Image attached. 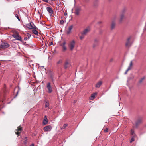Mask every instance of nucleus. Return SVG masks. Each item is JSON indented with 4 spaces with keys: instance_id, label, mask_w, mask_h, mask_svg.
Returning a JSON list of instances; mask_svg holds the SVG:
<instances>
[{
    "instance_id": "f257e3e1",
    "label": "nucleus",
    "mask_w": 146,
    "mask_h": 146,
    "mask_svg": "<svg viewBox=\"0 0 146 146\" xmlns=\"http://www.w3.org/2000/svg\"><path fill=\"white\" fill-rule=\"evenodd\" d=\"M75 46V41L74 40L70 41L68 44V46L70 51H72Z\"/></svg>"
},
{
    "instance_id": "f03ea898",
    "label": "nucleus",
    "mask_w": 146,
    "mask_h": 146,
    "mask_svg": "<svg viewBox=\"0 0 146 146\" xmlns=\"http://www.w3.org/2000/svg\"><path fill=\"white\" fill-rule=\"evenodd\" d=\"M26 27L31 29H38V28L32 22H31L30 23L26 25Z\"/></svg>"
},
{
    "instance_id": "7ed1b4c3",
    "label": "nucleus",
    "mask_w": 146,
    "mask_h": 146,
    "mask_svg": "<svg viewBox=\"0 0 146 146\" xmlns=\"http://www.w3.org/2000/svg\"><path fill=\"white\" fill-rule=\"evenodd\" d=\"M143 121V117H139L135 121V125L136 127L138 126Z\"/></svg>"
},
{
    "instance_id": "20e7f679",
    "label": "nucleus",
    "mask_w": 146,
    "mask_h": 146,
    "mask_svg": "<svg viewBox=\"0 0 146 146\" xmlns=\"http://www.w3.org/2000/svg\"><path fill=\"white\" fill-rule=\"evenodd\" d=\"M81 7L80 6L77 7L75 8L74 13L77 15H79L80 13L81 10Z\"/></svg>"
},
{
    "instance_id": "39448f33",
    "label": "nucleus",
    "mask_w": 146,
    "mask_h": 146,
    "mask_svg": "<svg viewBox=\"0 0 146 146\" xmlns=\"http://www.w3.org/2000/svg\"><path fill=\"white\" fill-rule=\"evenodd\" d=\"M9 46V44L7 42H2L0 45V47L2 48H6Z\"/></svg>"
},
{
    "instance_id": "423d86ee",
    "label": "nucleus",
    "mask_w": 146,
    "mask_h": 146,
    "mask_svg": "<svg viewBox=\"0 0 146 146\" xmlns=\"http://www.w3.org/2000/svg\"><path fill=\"white\" fill-rule=\"evenodd\" d=\"M46 87L48 89V92L49 93H51L52 91V90L50 83L48 82L47 84Z\"/></svg>"
},
{
    "instance_id": "0eeeda50",
    "label": "nucleus",
    "mask_w": 146,
    "mask_h": 146,
    "mask_svg": "<svg viewBox=\"0 0 146 146\" xmlns=\"http://www.w3.org/2000/svg\"><path fill=\"white\" fill-rule=\"evenodd\" d=\"M63 62V59L62 58L58 59L56 62V65L57 66H60L62 65Z\"/></svg>"
},
{
    "instance_id": "6e6552de",
    "label": "nucleus",
    "mask_w": 146,
    "mask_h": 146,
    "mask_svg": "<svg viewBox=\"0 0 146 146\" xmlns=\"http://www.w3.org/2000/svg\"><path fill=\"white\" fill-rule=\"evenodd\" d=\"M15 38L16 40L21 41L22 40L21 37L19 36L18 34H13L12 35Z\"/></svg>"
},
{
    "instance_id": "1a4fd4ad",
    "label": "nucleus",
    "mask_w": 146,
    "mask_h": 146,
    "mask_svg": "<svg viewBox=\"0 0 146 146\" xmlns=\"http://www.w3.org/2000/svg\"><path fill=\"white\" fill-rule=\"evenodd\" d=\"M90 27H88L84 29L83 31L81 32L83 34L86 35L90 31Z\"/></svg>"
},
{
    "instance_id": "9d476101",
    "label": "nucleus",
    "mask_w": 146,
    "mask_h": 146,
    "mask_svg": "<svg viewBox=\"0 0 146 146\" xmlns=\"http://www.w3.org/2000/svg\"><path fill=\"white\" fill-rule=\"evenodd\" d=\"M52 129V127L50 125L47 126L43 128V130L46 131H50Z\"/></svg>"
},
{
    "instance_id": "9b49d317",
    "label": "nucleus",
    "mask_w": 146,
    "mask_h": 146,
    "mask_svg": "<svg viewBox=\"0 0 146 146\" xmlns=\"http://www.w3.org/2000/svg\"><path fill=\"white\" fill-rule=\"evenodd\" d=\"M22 130V128L20 126L17 127V129L15 131V133L16 134L19 135L21 133Z\"/></svg>"
},
{
    "instance_id": "f8f14e48",
    "label": "nucleus",
    "mask_w": 146,
    "mask_h": 146,
    "mask_svg": "<svg viewBox=\"0 0 146 146\" xmlns=\"http://www.w3.org/2000/svg\"><path fill=\"white\" fill-rule=\"evenodd\" d=\"M46 10L49 14L51 16L53 14V10L50 7H47Z\"/></svg>"
},
{
    "instance_id": "ddd939ff",
    "label": "nucleus",
    "mask_w": 146,
    "mask_h": 146,
    "mask_svg": "<svg viewBox=\"0 0 146 146\" xmlns=\"http://www.w3.org/2000/svg\"><path fill=\"white\" fill-rule=\"evenodd\" d=\"M73 25H71L68 27L67 31V33L68 34H69L71 33V30L73 28Z\"/></svg>"
},
{
    "instance_id": "4468645a",
    "label": "nucleus",
    "mask_w": 146,
    "mask_h": 146,
    "mask_svg": "<svg viewBox=\"0 0 146 146\" xmlns=\"http://www.w3.org/2000/svg\"><path fill=\"white\" fill-rule=\"evenodd\" d=\"M131 39L130 37H129L127 38V42L126 43V46L127 47H129L131 45V44L129 40Z\"/></svg>"
},
{
    "instance_id": "2eb2a0df",
    "label": "nucleus",
    "mask_w": 146,
    "mask_h": 146,
    "mask_svg": "<svg viewBox=\"0 0 146 146\" xmlns=\"http://www.w3.org/2000/svg\"><path fill=\"white\" fill-rule=\"evenodd\" d=\"M102 83V82L101 81H100L98 82L96 84L95 87L97 88H99L101 86Z\"/></svg>"
},
{
    "instance_id": "dca6fc26",
    "label": "nucleus",
    "mask_w": 146,
    "mask_h": 146,
    "mask_svg": "<svg viewBox=\"0 0 146 146\" xmlns=\"http://www.w3.org/2000/svg\"><path fill=\"white\" fill-rule=\"evenodd\" d=\"M124 11H123L122 13L121 14L120 19L119 21L120 22H121L122 21L123 19L124 18Z\"/></svg>"
},
{
    "instance_id": "f3484780",
    "label": "nucleus",
    "mask_w": 146,
    "mask_h": 146,
    "mask_svg": "<svg viewBox=\"0 0 146 146\" xmlns=\"http://www.w3.org/2000/svg\"><path fill=\"white\" fill-rule=\"evenodd\" d=\"M132 65V61H131L130 64L129 66V67H128L125 73V74H127V72L131 68V67Z\"/></svg>"
},
{
    "instance_id": "a211bd4d",
    "label": "nucleus",
    "mask_w": 146,
    "mask_h": 146,
    "mask_svg": "<svg viewBox=\"0 0 146 146\" xmlns=\"http://www.w3.org/2000/svg\"><path fill=\"white\" fill-rule=\"evenodd\" d=\"M48 120L47 117L46 116H45L44 117V120L43 121V123L44 125H46L48 123Z\"/></svg>"
},
{
    "instance_id": "6ab92c4d",
    "label": "nucleus",
    "mask_w": 146,
    "mask_h": 146,
    "mask_svg": "<svg viewBox=\"0 0 146 146\" xmlns=\"http://www.w3.org/2000/svg\"><path fill=\"white\" fill-rule=\"evenodd\" d=\"M70 64L68 62V61H66L65 62V64L64 65V67L65 69H66L70 66Z\"/></svg>"
},
{
    "instance_id": "aec40b11",
    "label": "nucleus",
    "mask_w": 146,
    "mask_h": 146,
    "mask_svg": "<svg viewBox=\"0 0 146 146\" xmlns=\"http://www.w3.org/2000/svg\"><path fill=\"white\" fill-rule=\"evenodd\" d=\"M96 95V93H93L91 94V96L90 97V100H93L95 98V96Z\"/></svg>"
},
{
    "instance_id": "412c9836",
    "label": "nucleus",
    "mask_w": 146,
    "mask_h": 146,
    "mask_svg": "<svg viewBox=\"0 0 146 146\" xmlns=\"http://www.w3.org/2000/svg\"><path fill=\"white\" fill-rule=\"evenodd\" d=\"M32 30L33 33L36 35H38V32L36 30V29H34Z\"/></svg>"
},
{
    "instance_id": "4be33fe9",
    "label": "nucleus",
    "mask_w": 146,
    "mask_h": 146,
    "mask_svg": "<svg viewBox=\"0 0 146 146\" xmlns=\"http://www.w3.org/2000/svg\"><path fill=\"white\" fill-rule=\"evenodd\" d=\"M27 138L26 137H25L24 138V141L23 142L25 145H26L27 143Z\"/></svg>"
},
{
    "instance_id": "5701e85b",
    "label": "nucleus",
    "mask_w": 146,
    "mask_h": 146,
    "mask_svg": "<svg viewBox=\"0 0 146 146\" xmlns=\"http://www.w3.org/2000/svg\"><path fill=\"white\" fill-rule=\"evenodd\" d=\"M131 133L132 136L136 137V135L135 134L134 131L133 130L131 129Z\"/></svg>"
},
{
    "instance_id": "b1692460",
    "label": "nucleus",
    "mask_w": 146,
    "mask_h": 146,
    "mask_svg": "<svg viewBox=\"0 0 146 146\" xmlns=\"http://www.w3.org/2000/svg\"><path fill=\"white\" fill-rule=\"evenodd\" d=\"M68 124H65L64 125L63 127H61L60 129L61 130L65 129L67 126Z\"/></svg>"
},
{
    "instance_id": "393cba45",
    "label": "nucleus",
    "mask_w": 146,
    "mask_h": 146,
    "mask_svg": "<svg viewBox=\"0 0 146 146\" xmlns=\"http://www.w3.org/2000/svg\"><path fill=\"white\" fill-rule=\"evenodd\" d=\"M115 23L114 22V21H113L112 22L111 25V29H113L115 27Z\"/></svg>"
},
{
    "instance_id": "a878e982",
    "label": "nucleus",
    "mask_w": 146,
    "mask_h": 146,
    "mask_svg": "<svg viewBox=\"0 0 146 146\" xmlns=\"http://www.w3.org/2000/svg\"><path fill=\"white\" fill-rule=\"evenodd\" d=\"M3 103V101L1 100L0 101V110L2 108V106H1Z\"/></svg>"
},
{
    "instance_id": "bb28decb",
    "label": "nucleus",
    "mask_w": 146,
    "mask_h": 146,
    "mask_svg": "<svg viewBox=\"0 0 146 146\" xmlns=\"http://www.w3.org/2000/svg\"><path fill=\"white\" fill-rule=\"evenodd\" d=\"M81 35L80 37V38L81 40H82L83 38H84L85 35L83 34L82 33H81Z\"/></svg>"
},
{
    "instance_id": "cd10ccee",
    "label": "nucleus",
    "mask_w": 146,
    "mask_h": 146,
    "mask_svg": "<svg viewBox=\"0 0 146 146\" xmlns=\"http://www.w3.org/2000/svg\"><path fill=\"white\" fill-rule=\"evenodd\" d=\"M135 137H136L132 136L131 140L130 141V142L131 143L133 141H135L134 138Z\"/></svg>"
},
{
    "instance_id": "c85d7f7f",
    "label": "nucleus",
    "mask_w": 146,
    "mask_h": 146,
    "mask_svg": "<svg viewBox=\"0 0 146 146\" xmlns=\"http://www.w3.org/2000/svg\"><path fill=\"white\" fill-rule=\"evenodd\" d=\"M26 37H28V38H29L31 37V34L30 33H26Z\"/></svg>"
},
{
    "instance_id": "c756f323",
    "label": "nucleus",
    "mask_w": 146,
    "mask_h": 146,
    "mask_svg": "<svg viewBox=\"0 0 146 146\" xmlns=\"http://www.w3.org/2000/svg\"><path fill=\"white\" fill-rule=\"evenodd\" d=\"M145 78V77H143V78H142L139 81V83H141L144 80V79Z\"/></svg>"
},
{
    "instance_id": "7c9ffc66",
    "label": "nucleus",
    "mask_w": 146,
    "mask_h": 146,
    "mask_svg": "<svg viewBox=\"0 0 146 146\" xmlns=\"http://www.w3.org/2000/svg\"><path fill=\"white\" fill-rule=\"evenodd\" d=\"M15 16L18 19L19 21H20V19L18 15L17 14L15 13Z\"/></svg>"
},
{
    "instance_id": "2f4dec72",
    "label": "nucleus",
    "mask_w": 146,
    "mask_h": 146,
    "mask_svg": "<svg viewBox=\"0 0 146 146\" xmlns=\"http://www.w3.org/2000/svg\"><path fill=\"white\" fill-rule=\"evenodd\" d=\"M49 106V103L48 102H46L45 104V107H48Z\"/></svg>"
},
{
    "instance_id": "473e14b6",
    "label": "nucleus",
    "mask_w": 146,
    "mask_h": 146,
    "mask_svg": "<svg viewBox=\"0 0 146 146\" xmlns=\"http://www.w3.org/2000/svg\"><path fill=\"white\" fill-rule=\"evenodd\" d=\"M62 47L63 48V51H64L66 50V48L65 46H62Z\"/></svg>"
},
{
    "instance_id": "72a5a7b5",
    "label": "nucleus",
    "mask_w": 146,
    "mask_h": 146,
    "mask_svg": "<svg viewBox=\"0 0 146 146\" xmlns=\"http://www.w3.org/2000/svg\"><path fill=\"white\" fill-rule=\"evenodd\" d=\"M64 23V21L63 20H62L60 21V23L61 25H63Z\"/></svg>"
},
{
    "instance_id": "f704fd0d",
    "label": "nucleus",
    "mask_w": 146,
    "mask_h": 146,
    "mask_svg": "<svg viewBox=\"0 0 146 146\" xmlns=\"http://www.w3.org/2000/svg\"><path fill=\"white\" fill-rule=\"evenodd\" d=\"M66 44V42L65 41H64L62 43V44H61V46H65V44Z\"/></svg>"
},
{
    "instance_id": "c9c22d12",
    "label": "nucleus",
    "mask_w": 146,
    "mask_h": 146,
    "mask_svg": "<svg viewBox=\"0 0 146 146\" xmlns=\"http://www.w3.org/2000/svg\"><path fill=\"white\" fill-rule=\"evenodd\" d=\"M104 132H107L108 131V129L107 128L105 129L104 130Z\"/></svg>"
},
{
    "instance_id": "e433bc0d",
    "label": "nucleus",
    "mask_w": 146,
    "mask_h": 146,
    "mask_svg": "<svg viewBox=\"0 0 146 146\" xmlns=\"http://www.w3.org/2000/svg\"><path fill=\"white\" fill-rule=\"evenodd\" d=\"M43 1L46 3H48V0H42Z\"/></svg>"
},
{
    "instance_id": "4c0bfd02",
    "label": "nucleus",
    "mask_w": 146,
    "mask_h": 146,
    "mask_svg": "<svg viewBox=\"0 0 146 146\" xmlns=\"http://www.w3.org/2000/svg\"><path fill=\"white\" fill-rule=\"evenodd\" d=\"M29 38H28V37H27L26 36V37H25L24 38V40L25 41H26Z\"/></svg>"
},
{
    "instance_id": "58836bf2",
    "label": "nucleus",
    "mask_w": 146,
    "mask_h": 146,
    "mask_svg": "<svg viewBox=\"0 0 146 146\" xmlns=\"http://www.w3.org/2000/svg\"><path fill=\"white\" fill-rule=\"evenodd\" d=\"M98 41V40L97 39H95L94 40V42L95 43H97Z\"/></svg>"
},
{
    "instance_id": "ea45409f",
    "label": "nucleus",
    "mask_w": 146,
    "mask_h": 146,
    "mask_svg": "<svg viewBox=\"0 0 146 146\" xmlns=\"http://www.w3.org/2000/svg\"><path fill=\"white\" fill-rule=\"evenodd\" d=\"M19 90L17 91V94H16V96H15V98L16 97V96H17V95L18 94V92H19Z\"/></svg>"
},
{
    "instance_id": "a19ab883",
    "label": "nucleus",
    "mask_w": 146,
    "mask_h": 146,
    "mask_svg": "<svg viewBox=\"0 0 146 146\" xmlns=\"http://www.w3.org/2000/svg\"><path fill=\"white\" fill-rule=\"evenodd\" d=\"M53 44V42H51L50 44V45H52Z\"/></svg>"
},
{
    "instance_id": "79ce46f5",
    "label": "nucleus",
    "mask_w": 146,
    "mask_h": 146,
    "mask_svg": "<svg viewBox=\"0 0 146 146\" xmlns=\"http://www.w3.org/2000/svg\"><path fill=\"white\" fill-rule=\"evenodd\" d=\"M89 0H84V1L85 2H87Z\"/></svg>"
},
{
    "instance_id": "37998d69",
    "label": "nucleus",
    "mask_w": 146,
    "mask_h": 146,
    "mask_svg": "<svg viewBox=\"0 0 146 146\" xmlns=\"http://www.w3.org/2000/svg\"><path fill=\"white\" fill-rule=\"evenodd\" d=\"M67 15V13L66 12H65L64 13V15L66 16V15Z\"/></svg>"
},
{
    "instance_id": "c03bdc74",
    "label": "nucleus",
    "mask_w": 146,
    "mask_h": 146,
    "mask_svg": "<svg viewBox=\"0 0 146 146\" xmlns=\"http://www.w3.org/2000/svg\"><path fill=\"white\" fill-rule=\"evenodd\" d=\"M30 146H34V144L33 143L32 144H31Z\"/></svg>"
},
{
    "instance_id": "a18cd8bd",
    "label": "nucleus",
    "mask_w": 146,
    "mask_h": 146,
    "mask_svg": "<svg viewBox=\"0 0 146 146\" xmlns=\"http://www.w3.org/2000/svg\"><path fill=\"white\" fill-rule=\"evenodd\" d=\"M50 78L52 79H53V76H50ZM52 80L53 81V80Z\"/></svg>"
},
{
    "instance_id": "49530a36",
    "label": "nucleus",
    "mask_w": 146,
    "mask_h": 146,
    "mask_svg": "<svg viewBox=\"0 0 146 146\" xmlns=\"http://www.w3.org/2000/svg\"><path fill=\"white\" fill-rule=\"evenodd\" d=\"M76 102V100H75L74 101V103H75Z\"/></svg>"
},
{
    "instance_id": "de8ad7c7",
    "label": "nucleus",
    "mask_w": 146,
    "mask_h": 146,
    "mask_svg": "<svg viewBox=\"0 0 146 146\" xmlns=\"http://www.w3.org/2000/svg\"><path fill=\"white\" fill-rule=\"evenodd\" d=\"M101 23V22H99L98 23H99H99Z\"/></svg>"
},
{
    "instance_id": "09e8293b",
    "label": "nucleus",
    "mask_w": 146,
    "mask_h": 146,
    "mask_svg": "<svg viewBox=\"0 0 146 146\" xmlns=\"http://www.w3.org/2000/svg\"><path fill=\"white\" fill-rule=\"evenodd\" d=\"M51 0L52 1H56V0Z\"/></svg>"
},
{
    "instance_id": "8fccbe9b",
    "label": "nucleus",
    "mask_w": 146,
    "mask_h": 146,
    "mask_svg": "<svg viewBox=\"0 0 146 146\" xmlns=\"http://www.w3.org/2000/svg\"><path fill=\"white\" fill-rule=\"evenodd\" d=\"M1 65V63H0V65Z\"/></svg>"
}]
</instances>
